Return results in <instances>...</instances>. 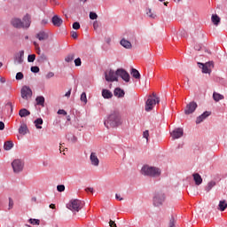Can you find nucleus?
<instances>
[{"label":"nucleus","instance_id":"c85d7f7f","mask_svg":"<svg viewBox=\"0 0 227 227\" xmlns=\"http://www.w3.org/2000/svg\"><path fill=\"white\" fill-rule=\"evenodd\" d=\"M213 98H214L215 102H219V100H224V96H223L220 93L214 92Z\"/></svg>","mask_w":227,"mask_h":227},{"label":"nucleus","instance_id":"864d4df0","mask_svg":"<svg viewBox=\"0 0 227 227\" xmlns=\"http://www.w3.org/2000/svg\"><path fill=\"white\" fill-rule=\"evenodd\" d=\"M110 227H116V223H114V221L110 220L109 222Z\"/></svg>","mask_w":227,"mask_h":227},{"label":"nucleus","instance_id":"a19ab883","mask_svg":"<svg viewBox=\"0 0 227 227\" xmlns=\"http://www.w3.org/2000/svg\"><path fill=\"white\" fill-rule=\"evenodd\" d=\"M74 65L75 67H81V65H82V62L81 61V58H77L76 59H74Z\"/></svg>","mask_w":227,"mask_h":227},{"label":"nucleus","instance_id":"49530a36","mask_svg":"<svg viewBox=\"0 0 227 227\" xmlns=\"http://www.w3.org/2000/svg\"><path fill=\"white\" fill-rule=\"evenodd\" d=\"M12 208H13V200L9 198V210H12Z\"/></svg>","mask_w":227,"mask_h":227},{"label":"nucleus","instance_id":"69168bd1","mask_svg":"<svg viewBox=\"0 0 227 227\" xmlns=\"http://www.w3.org/2000/svg\"><path fill=\"white\" fill-rule=\"evenodd\" d=\"M36 52H37V54H40V52H42V51L40 50V48H39V50H36Z\"/></svg>","mask_w":227,"mask_h":227},{"label":"nucleus","instance_id":"f8f14e48","mask_svg":"<svg viewBox=\"0 0 227 227\" xmlns=\"http://www.w3.org/2000/svg\"><path fill=\"white\" fill-rule=\"evenodd\" d=\"M170 136L173 139H180L184 136V129L176 128L171 133Z\"/></svg>","mask_w":227,"mask_h":227},{"label":"nucleus","instance_id":"774afa93","mask_svg":"<svg viewBox=\"0 0 227 227\" xmlns=\"http://www.w3.org/2000/svg\"><path fill=\"white\" fill-rule=\"evenodd\" d=\"M7 106H10V107H12V102L7 103Z\"/></svg>","mask_w":227,"mask_h":227},{"label":"nucleus","instance_id":"0e129e2a","mask_svg":"<svg viewBox=\"0 0 227 227\" xmlns=\"http://www.w3.org/2000/svg\"><path fill=\"white\" fill-rule=\"evenodd\" d=\"M196 51H201V46H195Z\"/></svg>","mask_w":227,"mask_h":227},{"label":"nucleus","instance_id":"4468645a","mask_svg":"<svg viewBox=\"0 0 227 227\" xmlns=\"http://www.w3.org/2000/svg\"><path fill=\"white\" fill-rule=\"evenodd\" d=\"M90 164L95 167H98L100 164V160H98V156H97V153H91L90 156Z\"/></svg>","mask_w":227,"mask_h":227},{"label":"nucleus","instance_id":"a211bd4d","mask_svg":"<svg viewBox=\"0 0 227 227\" xmlns=\"http://www.w3.org/2000/svg\"><path fill=\"white\" fill-rule=\"evenodd\" d=\"M208 116H210V112L206 111L201 115L197 117V119H196L197 125L201 123V121H203L206 118H208Z\"/></svg>","mask_w":227,"mask_h":227},{"label":"nucleus","instance_id":"6e6d98bb","mask_svg":"<svg viewBox=\"0 0 227 227\" xmlns=\"http://www.w3.org/2000/svg\"><path fill=\"white\" fill-rule=\"evenodd\" d=\"M48 20H43L42 21H41V25L42 26H46V24H48Z\"/></svg>","mask_w":227,"mask_h":227},{"label":"nucleus","instance_id":"6ab92c4d","mask_svg":"<svg viewBox=\"0 0 227 227\" xmlns=\"http://www.w3.org/2000/svg\"><path fill=\"white\" fill-rule=\"evenodd\" d=\"M192 176L195 182V185H201V184H203V178H201V176L200 174L194 173Z\"/></svg>","mask_w":227,"mask_h":227},{"label":"nucleus","instance_id":"20e7f679","mask_svg":"<svg viewBox=\"0 0 227 227\" xmlns=\"http://www.w3.org/2000/svg\"><path fill=\"white\" fill-rule=\"evenodd\" d=\"M84 207V202L80 200H72L69 204H67V208L72 210V212H79Z\"/></svg>","mask_w":227,"mask_h":227},{"label":"nucleus","instance_id":"052dcab7","mask_svg":"<svg viewBox=\"0 0 227 227\" xmlns=\"http://www.w3.org/2000/svg\"><path fill=\"white\" fill-rule=\"evenodd\" d=\"M86 192H93V188H86Z\"/></svg>","mask_w":227,"mask_h":227},{"label":"nucleus","instance_id":"bb28decb","mask_svg":"<svg viewBox=\"0 0 227 227\" xmlns=\"http://www.w3.org/2000/svg\"><path fill=\"white\" fill-rule=\"evenodd\" d=\"M35 102L37 106H42V107H43V106H45V98H43V96H38L35 98Z\"/></svg>","mask_w":227,"mask_h":227},{"label":"nucleus","instance_id":"f257e3e1","mask_svg":"<svg viewBox=\"0 0 227 227\" xmlns=\"http://www.w3.org/2000/svg\"><path fill=\"white\" fill-rule=\"evenodd\" d=\"M121 123H123V121L121 120L120 112L114 111L108 115L107 119L104 122V125L106 127V129H114L116 127H120Z\"/></svg>","mask_w":227,"mask_h":227},{"label":"nucleus","instance_id":"9b49d317","mask_svg":"<svg viewBox=\"0 0 227 227\" xmlns=\"http://www.w3.org/2000/svg\"><path fill=\"white\" fill-rule=\"evenodd\" d=\"M198 108V104L196 102L192 101L190 102L187 106L186 108L184 109V114H192Z\"/></svg>","mask_w":227,"mask_h":227},{"label":"nucleus","instance_id":"c03bdc74","mask_svg":"<svg viewBox=\"0 0 227 227\" xmlns=\"http://www.w3.org/2000/svg\"><path fill=\"white\" fill-rule=\"evenodd\" d=\"M175 217H171L170 221H169V223H168V227H175Z\"/></svg>","mask_w":227,"mask_h":227},{"label":"nucleus","instance_id":"4d7b16f0","mask_svg":"<svg viewBox=\"0 0 227 227\" xmlns=\"http://www.w3.org/2000/svg\"><path fill=\"white\" fill-rule=\"evenodd\" d=\"M34 45L35 47V51H40V46L37 44L36 42H34Z\"/></svg>","mask_w":227,"mask_h":227},{"label":"nucleus","instance_id":"1a4fd4ad","mask_svg":"<svg viewBox=\"0 0 227 227\" xmlns=\"http://www.w3.org/2000/svg\"><path fill=\"white\" fill-rule=\"evenodd\" d=\"M165 200H166V196L163 193H157L153 197L154 207H160V205H162V203H164Z\"/></svg>","mask_w":227,"mask_h":227},{"label":"nucleus","instance_id":"5fc2aeb1","mask_svg":"<svg viewBox=\"0 0 227 227\" xmlns=\"http://www.w3.org/2000/svg\"><path fill=\"white\" fill-rule=\"evenodd\" d=\"M0 130H4V122L0 121Z\"/></svg>","mask_w":227,"mask_h":227},{"label":"nucleus","instance_id":"aec40b11","mask_svg":"<svg viewBox=\"0 0 227 227\" xmlns=\"http://www.w3.org/2000/svg\"><path fill=\"white\" fill-rule=\"evenodd\" d=\"M120 43L124 49H132V43L125 38L121 39Z\"/></svg>","mask_w":227,"mask_h":227},{"label":"nucleus","instance_id":"473e14b6","mask_svg":"<svg viewBox=\"0 0 227 227\" xmlns=\"http://www.w3.org/2000/svg\"><path fill=\"white\" fill-rule=\"evenodd\" d=\"M213 187H215V181H210L207 184V185L206 186L207 192H210V191H212Z\"/></svg>","mask_w":227,"mask_h":227},{"label":"nucleus","instance_id":"37998d69","mask_svg":"<svg viewBox=\"0 0 227 227\" xmlns=\"http://www.w3.org/2000/svg\"><path fill=\"white\" fill-rule=\"evenodd\" d=\"M57 191H59V192H64L65 191V186L63 184H59L57 186Z\"/></svg>","mask_w":227,"mask_h":227},{"label":"nucleus","instance_id":"e433bc0d","mask_svg":"<svg viewBox=\"0 0 227 227\" xmlns=\"http://www.w3.org/2000/svg\"><path fill=\"white\" fill-rule=\"evenodd\" d=\"M35 59H36V55H35V54L28 55V57H27L28 63H33L35 61Z\"/></svg>","mask_w":227,"mask_h":227},{"label":"nucleus","instance_id":"72a5a7b5","mask_svg":"<svg viewBox=\"0 0 227 227\" xmlns=\"http://www.w3.org/2000/svg\"><path fill=\"white\" fill-rule=\"evenodd\" d=\"M74 58H75V55H74V53H71L66 57L65 61L67 63H72L74 61Z\"/></svg>","mask_w":227,"mask_h":227},{"label":"nucleus","instance_id":"2eb2a0df","mask_svg":"<svg viewBox=\"0 0 227 227\" xmlns=\"http://www.w3.org/2000/svg\"><path fill=\"white\" fill-rule=\"evenodd\" d=\"M15 65H22L24 63V51H20L14 59Z\"/></svg>","mask_w":227,"mask_h":227},{"label":"nucleus","instance_id":"39448f33","mask_svg":"<svg viewBox=\"0 0 227 227\" xmlns=\"http://www.w3.org/2000/svg\"><path fill=\"white\" fill-rule=\"evenodd\" d=\"M199 68L202 69L203 74H210L212 72V68H214V62L209 61L206 64H203L201 62H198Z\"/></svg>","mask_w":227,"mask_h":227},{"label":"nucleus","instance_id":"680f3d73","mask_svg":"<svg viewBox=\"0 0 227 227\" xmlns=\"http://www.w3.org/2000/svg\"><path fill=\"white\" fill-rule=\"evenodd\" d=\"M41 58L43 59V61H47V57L45 55H42Z\"/></svg>","mask_w":227,"mask_h":227},{"label":"nucleus","instance_id":"8fccbe9b","mask_svg":"<svg viewBox=\"0 0 227 227\" xmlns=\"http://www.w3.org/2000/svg\"><path fill=\"white\" fill-rule=\"evenodd\" d=\"M54 76V74L52 72H49L47 74H46V79H51V77Z\"/></svg>","mask_w":227,"mask_h":227},{"label":"nucleus","instance_id":"09e8293b","mask_svg":"<svg viewBox=\"0 0 227 227\" xmlns=\"http://www.w3.org/2000/svg\"><path fill=\"white\" fill-rule=\"evenodd\" d=\"M57 113L58 114H62L63 116H67V111L63 109H59Z\"/></svg>","mask_w":227,"mask_h":227},{"label":"nucleus","instance_id":"bf43d9fd","mask_svg":"<svg viewBox=\"0 0 227 227\" xmlns=\"http://www.w3.org/2000/svg\"><path fill=\"white\" fill-rule=\"evenodd\" d=\"M72 38H77V32H72Z\"/></svg>","mask_w":227,"mask_h":227},{"label":"nucleus","instance_id":"7ed1b4c3","mask_svg":"<svg viewBox=\"0 0 227 227\" xmlns=\"http://www.w3.org/2000/svg\"><path fill=\"white\" fill-rule=\"evenodd\" d=\"M142 175L145 176H160V168L145 165L142 168Z\"/></svg>","mask_w":227,"mask_h":227},{"label":"nucleus","instance_id":"5701e85b","mask_svg":"<svg viewBox=\"0 0 227 227\" xmlns=\"http://www.w3.org/2000/svg\"><path fill=\"white\" fill-rule=\"evenodd\" d=\"M227 209V202L226 200H220L219 204H218V210H220V212H224V210Z\"/></svg>","mask_w":227,"mask_h":227},{"label":"nucleus","instance_id":"58836bf2","mask_svg":"<svg viewBox=\"0 0 227 227\" xmlns=\"http://www.w3.org/2000/svg\"><path fill=\"white\" fill-rule=\"evenodd\" d=\"M21 79H24V74H22L21 72H19L16 74V80L17 81H21Z\"/></svg>","mask_w":227,"mask_h":227},{"label":"nucleus","instance_id":"13d9d810","mask_svg":"<svg viewBox=\"0 0 227 227\" xmlns=\"http://www.w3.org/2000/svg\"><path fill=\"white\" fill-rule=\"evenodd\" d=\"M116 200H118L119 201H121L123 200V198H121L119 194L115 195Z\"/></svg>","mask_w":227,"mask_h":227},{"label":"nucleus","instance_id":"c9c22d12","mask_svg":"<svg viewBox=\"0 0 227 227\" xmlns=\"http://www.w3.org/2000/svg\"><path fill=\"white\" fill-rule=\"evenodd\" d=\"M80 100L83 102V104H88V98L86 97V92L82 93Z\"/></svg>","mask_w":227,"mask_h":227},{"label":"nucleus","instance_id":"338daca9","mask_svg":"<svg viewBox=\"0 0 227 227\" xmlns=\"http://www.w3.org/2000/svg\"><path fill=\"white\" fill-rule=\"evenodd\" d=\"M32 201H36V197H33Z\"/></svg>","mask_w":227,"mask_h":227},{"label":"nucleus","instance_id":"b1692460","mask_svg":"<svg viewBox=\"0 0 227 227\" xmlns=\"http://www.w3.org/2000/svg\"><path fill=\"white\" fill-rule=\"evenodd\" d=\"M13 148V142L12 140L5 141L4 144V149L6 150V152L12 150Z\"/></svg>","mask_w":227,"mask_h":227},{"label":"nucleus","instance_id":"423d86ee","mask_svg":"<svg viewBox=\"0 0 227 227\" xmlns=\"http://www.w3.org/2000/svg\"><path fill=\"white\" fill-rule=\"evenodd\" d=\"M105 78L107 82H114V81H118V74L113 69H110L109 71H106L105 73Z\"/></svg>","mask_w":227,"mask_h":227},{"label":"nucleus","instance_id":"a18cd8bd","mask_svg":"<svg viewBox=\"0 0 227 227\" xmlns=\"http://www.w3.org/2000/svg\"><path fill=\"white\" fill-rule=\"evenodd\" d=\"M73 29H81V24L79 22L73 23Z\"/></svg>","mask_w":227,"mask_h":227},{"label":"nucleus","instance_id":"dca6fc26","mask_svg":"<svg viewBox=\"0 0 227 227\" xmlns=\"http://www.w3.org/2000/svg\"><path fill=\"white\" fill-rule=\"evenodd\" d=\"M51 22L53 26H55L56 27H60L61 24H63V20L59 18L58 15H55L52 17Z\"/></svg>","mask_w":227,"mask_h":227},{"label":"nucleus","instance_id":"603ef678","mask_svg":"<svg viewBox=\"0 0 227 227\" xmlns=\"http://www.w3.org/2000/svg\"><path fill=\"white\" fill-rule=\"evenodd\" d=\"M70 95H72V89H70V90L65 94V97H67V98H69Z\"/></svg>","mask_w":227,"mask_h":227},{"label":"nucleus","instance_id":"3c124183","mask_svg":"<svg viewBox=\"0 0 227 227\" xmlns=\"http://www.w3.org/2000/svg\"><path fill=\"white\" fill-rule=\"evenodd\" d=\"M93 27L94 29L97 31V29H98V21H94L93 23Z\"/></svg>","mask_w":227,"mask_h":227},{"label":"nucleus","instance_id":"f3484780","mask_svg":"<svg viewBox=\"0 0 227 227\" xmlns=\"http://www.w3.org/2000/svg\"><path fill=\"white\" fill-rule=\"evenodd\" d=\"M23 28L27 29L31 26V16L27 14L23 17Z\"/></svg>","mask_w":227,"mask_h":227},{"label":"nucleus","instance_id":"f704fd0d","mask_svg":"<svg viewBox=\"0 0 227 227\" xmlns=\"http://www.w3.org/2000/svg\"><path fill=\"white\" fill-rule=\"evenodd\" d=\"M146 15H148L150 19H155V17H157V15L152 12V9L146 10Z\"/></svg>","mask_w":227,"mask_h":227},{"label":"nucleus","instance_id":"79ce46f5","mask_svg":"<svg viewBox=\"0 0 227 227\" xmlns=\"http://www.w3.org/2000/svg\"><path fill=\"white\" fill-rule=\"evenodd\" d=\"M31 72H33L34 74H38V72H40V67H31Z\"/></svg>","mask_w":227,"mask_h":227},{"label":"nucleus","instance_id":"a878e982","mask_svg":"<svg viewBox=\"0 0 227 227\" xmlns=\"http://www.w3.org/2000/svg\"><path fill=\"white\" fill-rule=\"evenodd\" d=\"M211 20L215 26H219V24L221 23V18H219L217 14H213L211 17Z\"/></svg>","mask_w":227,"mask_h":227},{"label":"nucleus","instance_id":"4be33fe9","mask_svg":"<svg viewBox=\"0 0 227 227\" xmlns=\"http://www.w3.org/2000/svg\"><path fill=\"white\" fill-rule=\"evenodd\" d=\"M36 38H38V40H40V42H42L43 40H47V38H49V34H47L44 31H41L36 35Z\"/></svg>","mask_w":227,"mask_h":227},{"label":"nucleus","instance_id":"cd10ccee","mask_svg":"<svg viewBox=\"0 0 227 227\" xmlns=\"http://www.w3.org/2000/svg\"><path fill=\"white\" fill-rule=\"evenodd\" d=\"M102 97L104 98H113V92H111L109 90H103Z\"/></svg>","mask_w":227,"mask_h":227},{"label":"nucleus","instance_id":"de8ad7c7","mask_svg":"<svg viewBox=\"0 0 227 227\" xmlns=\"http://www.w3.org/2000/svg\"><path fill=\"white\" fill-rule=\"evenodd\" d=\"M150 136V133L148 130L144 131L143 137H145L148 141V137Z\"/></svg>","mask_w":227,"mask_h":227},{"label":"nucleus","instance_id":"412c9836","mask_svg":"<svg viewBox=\"0 0 227 227\" xmlns=\"http://www.w3.org/2000/svg\"><path fill=\"white\" fill-rule=\"evenodd\" d=\"M114 97H118V98H122L125 97V91L120 88H116L114 91Z\"/></svg>","mask_w":227,"mask_h":227},{"label":"nucleus","instance_id":"7c9ffc66","mask_svg":"<svg viewBox=\"0 0 227 227\" xmlns=\"http://www.w3.org/2000/svg\"><path fill=\"white\" fill-rule=\"evenodd\" d=\"M131 75L132 77H134L135 79H141V74L139 73V71L136 68H132L131 69Z\"/></svg>","mask_w":227,"mask_h":227},{"label":"nucleus","instance_id":"9d476101","mask_svg":"<svg viewBox=\"0 0 227 227\" xmlns=\"http://www.w3.org/2000/svg\"><path fill=\"white\" fill-rule=\"evenodd\" d=\"M116 74L119 77L123 79L125 82H130V74L124 69H117Z\"/></svg>","mask_w":227,"mask_h":227},{"label":"nucleus","instance_id":"2f4dec72","mask_svg":"<svg viewBox=\"0 0 227 227\" xmlns=\"http://www.w3.org/2000/svg\"><path fill=\"white\" fill-rule=\"evenodd\" d=\"M34 123L36 129H42V125H43V119L38 118L34 121Z\"/></svg>","mask_w":227,"mask_h":227},{"label":"nucleus","instance_id":"e2e57ef3","mask_svg":"<svg viewBox=\"0 0 227 227\" xmlns=\"http://www.w3.org/2000/svg\"><path fill=\"white\" fill-rule=\"evenodd\" d=\"M50 208H52V209L56 208V205L51 204V205H50Z\"/></svg>","mask_w":227,"mask_h":227},{"label":"nucleus","instance_id":"f03ea898","mask_svg":"<svg viewBox=\"0 0 227 227\" xmlns=\"http://www.w3.org/2000/svg\"><path fill=\"white\" fill-rule=\"evenodd\" d=\"M160 102V98L157 97V94L153 92L152 95L148 96L147 100L145 102V111L150 112L153 107H155L156 104Z\"/></svg>","mask_w":227,"mask_h":227},{"label":"nucleus","instance_id":"0eeeda50","mask_svg":"<svg viewBox=\"0 0 227 227\" xmlns=\"http://www.w3.org/2000/svg\"><path fill=\"white\" fill-rule=\"evenodd\" d=\"M14 173H20L24 169V162L20 160H14L12 163Z\"/></svg>","mask_w":227,"mask_h":227},{"label":"nucleus","instance_id":"ddd939ff","mask_svg":"<svg viewBox=\"0 0 227 227\" xmlns=\"http://www.w3.org/2000/svg\"><path fill=\"white\" fill-rule=\"evenodd\" d=\"M11 24H12V26H13V27H16L17 29L24 28V22L22 21V20H20L19 18H13L11 20Z\"/></svg>","mask_w":227,"mask_h":227},{"label":"nucleus","instance_id":"ea45409f","mask_svg":"<svg viewBox=\"0 0 227 227\" xmlns=\"http://www.w3.org/2000/svg\"><path fill=\"white\" fill-rule=\"evenodd\" d=\"M29 223H30V224H37L38 225V224H40V220L30 218Z\"/></svg>","mask_w":227,"mask_h":227},{"label":"nucleus","instance_id":"c756f323","mask_svg":"<svg viewBox=\"0 0 227 227\" xmlns=\"http://www.w3.org/2000/svg\"><path fill=\"white\" fill-rule=\"evenodd\" d=\"M19 132L20 134H21L22 136H26V134H27V125L26 124H21V126L19 129Z\"/></svg>","mask_w":227,"mask_h":227},{"label":"nucleus","instance_id":"6e6552de","mask_svg":"<svg viewBox=\"0 0 227 227\" xmlns=\"http://www.w3.org/2000/svg\"><path fill=\"white\" fill-rule=\"evenodd\" d=\"M31 97H33V90H31V88L23 86L21 89V98H24V100H27L28 98H31Z\"/></svg>","mask_w":227,"mask_h":227},{"label":"nucleus","instance_id":"4c0bfd02","mask_svg":"<svg viewBox=\"0 0 227 227\" xmlns=\"http://www.w3.org/2000/svg\"><path fill=\"white\" fill-rule=\"evenodd\" d=\"M90 19L91 20H97V19H98V15H97V12H90Z\"/></svg>","mask_w":227,"mask_h":227},{"label":"nucleus","instance_id":"393cba45","mask_svg":"<svg viewBox=\"0 0 227 227\" xmlns=\"http://www.w3.org/2000/svg\"><path fill=\"white\" fill-rule=\"evenodd\" d=\"M19 114H20V118H26V116H29V114H31V112H29L26 108H22L20 110Z\"/></svg>","mask_w":227,"mask_h":227}]
</instances>
